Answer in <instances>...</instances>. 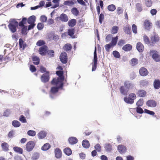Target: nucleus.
<instances>
[{
  "mask_svg": "<svg viewBox=\"0 0 160 160\" xmlns=\"http://www.w3.org/2000/svg\"><path fill=\"white\" fill-rule=\"evenodd\" d=\"M143 103V100L142 98H140L137 102L136 105L138 107L142 106Z\"/></svg>",
  "mask_w": 160,
  "mask_h": 160,
  "instance_id": "37998d69",
  "label": "nucleus"
},
{
  "mask_svg": "<svg viewBox=\"0 0 160 160\" xmlns=\"http://www.w3.org/2000/svg\"><path fill=\"white\" fill-rule=\"evenodd\" d=\"M64 153L67 155L69 156L72 154V151L69 148H66L63 150Z\"/></svg>",
  "mask_w": 160,
  "mask_h": 160,
  "instance_id": "f704fd0d",
  "label": "nucleus"
},
{
  "mask_svg": "<svg viewBox=\"0 0 160 160\" xmlns=\"http://www.w3.org/2000/svg\"><path fill=\"white\" fill-rule=\"evenodd\" d=\"M64 78L63 75L59 76L57 79L53 78L51 82V83L53 85H58L60 84L61 83H63L62 82L64 80Z\"/></svg>",
  "mask_w": 160,
  "mask_h": 160,
  "instance_id": "7ed1b4c3",
  "label": "nucleus"
},
{
  "mask_svg": "<svg viewBox=\"0 0 160 160\" xmlns=\"http://www.w3.org/2000/svg\"><path fill=\"white\" fill-rule=\"evenodd\" d=\"M2 147L4 151H7L8 150V145L6 142H3L2 144Z\"/></svg>",
  "mask_w": 160,
  "mask_h": 160,
  "instance_id": "e433bc0d",
  "label": "nucleus"
},
{
  "mask_svg": "<svg viewBox=\"0 0 160 160\" xmlns=\"http://www.w3.org/2000/svg\"><path fill=\"white\" fill-rule=\"evenodd\" d=\"M119 90L121 93L122 94L125 96L127 95L128 92L129 90L127 88H126L124 86H121Z\"/></svg>",
  "mask_w": 160,
  "mask_h": 160,
  "instance_id": "f3484780",
  "label": "nucleus"
},
{
  "mask_svg": "<svg viewBox=\"0 0 160 160\" xmlns=\"http://www.w3.org/2000/svg\"><path fill=\"white\" fill-rule=\"evenodd\" d=\"M153 86L155 89H159L160 88V81L158 79H155L153 82Z\"/></svg>",
  "mask_w": 160,
  "mask_h": 160,
  "instance_id": "412c9836",
  "label": "nucleus"
},
{
  "mask_svg": "<svg viewBox=\"0 0 160 160\" xmlns=\"http://www.w3.org/2000/svg\"><path fill=\"white\" fill-rule=\"evenodd\" d=\"M32 60L34 62V64L36 65H38L39 63L40 59L37 56H34L32 57Z\"/></svg>",
  "mask_w": 160,
  "mask_h": 160,
  "instance_id": "bb28decb",
  "label": "nucleus"
},
{
  "mask_svg": "<svg viewBox=\"0 0 160 160\" xmlns=\"http://www.w3.org/2000/svg\"><path fill=\"white\" fill-rule=\"evenodd\" d=\"M26 146V150L28 152H29L32 150L35 146V144L33 141H30L27 143Z\"/></svg>",
  "mask_w": 160,
  "mask_h": 160,
  "instance_id": "20e7f679",
  "label": "nucleus"
},
{
  "mask_svg": "<svg viewBox=\"0 0 160 160\" xmlns=\"http://www.w3.org/2000/svg\"><path fill=\"white\" fill-rule=\"evenodd\" d=\"M36 132L33 130H29L28 131V134L30 136H34L36 135Z\"/></svg>",
  "mask_w": 160,
  "mask_h": 160,
  "instance_id": "8fccbe9b",
  "label": "nucleus"
},
{
  "mask_svg": "<svg viewBox=\"0 0 160 160\" xmlns=\"http://www.w3.org/2000/svg\"><path fill=\"white\" fill-rule=\"evenodd\" d=\"M19 44L20 48H22L23 50H24L27 47V45L26 42H24L22 38L19 39Z\"/></svg>",
  "mask_w": 160,
  "mask_h": 160,
  "instance_id": "a211bd4d",
  "label": "nucleus"
},
{
  "mask_svg": "<svg viewBox=\"0 0 160 160\" xmlns=\"http://www.w3.org/2000/svg\"><path fill=\"white\" fill-rule=\"evenodd\" d=\"M45 43L44 41L42 40H38L36 43L37 46H41L42 45H44L45 44Z\"/></svg>",
  "mask_w": 160,
  "mask_h": 160,
  "instance_id": "09e8293b",
  "label": "nucleus"
},
{
  "mask_svg": "<svg viewBox=\"0 0 160 160\" xmlns=\"http://www.w3.org/2000/svg\"><path fill=\"white\" fill-rule=\"evenodd\" d=\"M76 1L74 0L71 1H66L64 2L63 4L65 5L71 6L74 4L75 2H76Z\"/></svg>",
  "mask_w": 160,
  "mask_h": 160,
  "instance_id": "7c9ffc66",
  "label": "nucleus"
},
{
  "mask_svg": "<svg viewBox=\"0 0 160 160\" xmlns=\"http://www.w3.org/2000/svg\"><path fill=\"white\" fill-rule=\"evenodd\" d=\"M152 58L156 62L160 61V56L156 53L152 54Z\"/></svg>",
  "mask_w": 160,
  "mask_h": 160,
  "instance_id": "c85d7f7f",
  "label": "nucleus"
},
{
  "mask_svg": "<svg viewBox=\"0 0 160 160\" xmlns=\"http://www.w3.org/2000/svg\"><path fill=\"white\" fill-rule=\"evenodd\" d=\"M23 28L22 29V33L23 34H26V31L27 30V26H22Z\"/></svg>",
  "mask_w": 160,
  "mask_h": 160,
  "instance_id": "69168bd1",
  "label": "nucleus"
},
{
  "mask_svg": "<svg viewBox=\"0 0 160 160\" xmlns=\"http://www.w3.org/2000/svg\"><path fill=\"white\" fill-rule=\"evenodd\" d=\"M74 33V31L73 28H71L68 30V34L71 37H72Z\"/></svg>",
  "mask_w": 160,
  "mask_h": 160,
  "instance_id": "de8ad7c7",
  "label": "nucleus"
},
{
  "mask_svg": "<svg viewBox=\"0 0 160 160\" xmlns=\"http://www.w3.org/2000/svg\"><path fill=\"white\" fill-rule=\"evenodd\" d=\"M63 85V83H61L59 84L58 87H53L51 88V93L50 95V97L52 99H53L55 96L54 94L58 92V89L60 88H62Z\"/></svg>",
  "mask_w": 160,
  "mask_h": 160,
  "instance_id": "f03ea898",
  "label": "nucleus"
},
{
  "mask_svg": "<svg viewBox=\"0 0 160 160\" xmlns=\"http://www.w3.org/2000/svg\"><path fill=\"white\" fill-rule=\"evenodd\" d=\"M145 112L151 115H153L155 114L154 112L148 110L147 109H145Z\"/></svg>",
  "mask_w": 160,
  "mask_h": 160,
  "instance_id": "774afa93",
  "label": "nucleus"
},
{
  "mask_svg": "<svg viewBox=\"0 0 160 160\" xmlns=\"http://www.w3.org/2000/svg\"><path fill=\"white\" fill-rule=\"evenodd\" d=\"M137 94L139 97H144L146 94V92L144 90H142L138 91Z\"/></svg>",
  "mask_w": 160,
  "mask_h": 160,
  "instance_id": "2f4dec72",
  "label": "nucleus"
},
{
  "mask_svg": "<svg viewBox=\"0 0 160 160\" xmlns=\"http://www.w3.org/2000/svg\"><path fill=\"white\" fill-rule=\"evenodd\" d=\"M13 149L14 150L20 154H22L23 152V150L22 148H20L18 147H14Z\"/></svg>",
  "mask_w": 160,
  "mask_h": 160,
  "instance_id": "4c0bfd02",
  "label": "nucleus"
},
{
  "mask_svg": "<svg viewBox=\"0 0 160 160\" xmlns=\"http://www.w3.org/2000/svg\"><path fill=\"white\" fill-rule=\"evenodd\" d=\"M49 72L47 71L41 76V80L42 82L46 83L49 81Z\"/></svg>",
  "mask_w": 160,
  "mask_h": 160,
  "instance_id": "423d86ee",
  "label": "nucleus"
},
{
  "mask_svg": "<svg viewBox=\"0 0 160 160\" xmlns=\"http://www.w3.org/2000/svg\"><path fill=\"white\" fill-rule=\"evenodd\" d=\"M48 48L46 45H44L39 48V52L40 54L42 56H44L46 55Z\"/></svg>",
  "mask_w": 160,
  "mask_h": 160,
  "instance_id": "6e6552de",
  "label": "nucleus"
},
{
  "mask_svg": "<svg viewBox=\"0 0 160 160\" xmlns=\"http://www.w3.org/2000/svg\"><path fill=\"white\" fill-rule=\"evenodd\" d=\"M60 20L62 22H67L68 20V18L67 15L62 14L59 17Z\"/></svg>",
  "mask_w": 160,
  "mask_h": 160,
  "instance_id": "4be33fe9",
  "label": "nucleus"
},
{
  "mask_svg": "<svg viewBox=\"0 0 160 160\" xmlns=\"http://www.w3.org/2000/svg\"><path fill=\"white\" fill-rule=\"evenodd\" d=\"M47 18L45 15H42L41 16L40 20L42 22H46L47 20Z\"/></svg>",
  "mask_w": 160,
  "mask_h": 160,
  "instance_id": "e2e57ef3",
  "label": "nucleus"
},
{
  "mask_svg": "<svg viewBox=\"0 0 160 160\" xmlns=\"http://www.w3.org/2000/svg\"><path fill=\"white\" fill-rule=\"evenodd\" d=\"M143 40L146 44H148L149 43H150L148 38L146 35H144L143 36Z\"/></svg>",
  "mask_w": 160,
  "mask_h": 160,
  "instance_id": "13d9d810",
  "label": "nucleus"
},
{
  "mask_svg": "<svg viewBox=\"0 0 160 160\" xmlns=\"http://www.w3.org/2000/svg\"><path fill=\"white\" fill-rule=\"evenodd\" d=\"M60 59L62 63L64 64L67 63L68 61V56L66 52H62L60 56Z\"/></svg>",
  "mask_w": 160,
  "mask_h": 160,
  "instance_id": "0eeeda50",
  "label": "nucleus"
},
{
  "mask_svg": "<svg viewBox=\"0 0 160 160\" xmlns=\"http://www.w3.org/2000/svg\"><path fill=\"white\" fill-rule=\"evenodd\" d=\"M47 133L44 131H42L39 132L38 134V138L40 139H42L46 137V136Z\"/></svg>",
  "mask_w": 160,
  "mask_h": 160,
  "instance_id": "b1692460",
  "label": "nucleus"
},
{
  "mask_svg": "<svg viewBox=\"0 0 160 160\" xmlns=\"http://www.w3.org/2000/svg\"><path fill=\"white\" fill-rule=\"evenodd\" d=\"M122 49L125 51H128L131 50L132 49V46L129 44H127L123 46Z\"/></svg>",
  "mask_w": 160,
  "mask_h": 160,
  "instance_id": "393cba45",
  "label": "nucleus"
},
{
  "mask_svg": "<svg viewBox=\"0 0 160 160\" xmlns=\"http://www.w3.org/2000/svg\"><path fill=\"white\" fill-rule=\"evenodd\" d=\"M136 7L137 10L139 12H141L142 9V5L140 3H137L136 4Z\"/></svg>",
  "mask_w": 160,
  "mask_h": 160,
  "instance_id": "ea45409f",
  "label": "nucleus"
},
{
  "mask_svg": "<svg viewBox=\"0 0 160 160\" xmlns=\"http://www.w3.org/2000/svg\"><path fill=\"white\" fill-rule=\"evenodd\" d=\"M44 27V24L42 23H39L38 24L37 28L39 30H42Z\"/></svg>",
  "mask_w": 160,
  "mask_h": 160,
  "instance_id": "bf43d9fd",
  "label": "nucleus"
},
{
  "mask_svg": "<svg viewBox=\"0 0 160 160\" xmlns=\"http://www.w3.org/2000/svg\"><path fill=\"white\" fill-rule=\"evenodd\" d=\"M55 156L56 158H60L62 156V152L59 148H56L55 150Z\"/></svg>",
  "mask_w": 160,
  "mask_h": 160,
  "instance_id": "dca6fc26",
  "label": "nucleus"
},
{
  "mask_svg": "<svg viewBox=\"0 0 160 160\" xmlns=\"http://www.w3.org/2000/svg\"><path fill=\"white\" fill-rule=\"evenodd\" d=\"M144 24L145 29L148 30H149L151 27L152 23L148 20H146L144 22Z\"/></svg>",
  "mask_w": 160,
  "mask_h": 160,
  "instance_id": "6ab92c4d",
  "label": "nucleus"
},
{
  "mask_svg": "<svg viewBox=\"0 0 160 160\" xmlns=\"http://www.w3.org/2000/svg\"><path fill=\"white\" fill-rule=\"evenodd\" d=\"M118 149L121 154H123L126 152V148L124 145H120L118 146Z\"/></svg>",
  "mask_w": 160,
  "mask_h": 160,
  "instance_id": "ddd939ff",
  "label": "nucleus"
},
{
  "mask_svg": "<svg viewBox=\"0 0 160 160\" xmlns=\"http://www.w3.org/2000/svg\"><path fill=\"white\" fill-rule=\"evenodd\" d=\"M136 112L137 113L142 114L143 112V109L139 107H138L136 108Z\"/></svg>",
  "mask_w": 160,
  "mask_h": 160,
  "instance_id": "052dcab7",
  "label": "nucleus"
},
{
  "mask_svg": "<svg viewBox=\"0 0 160 160\" xmlns=\"http://www.w3.org/2000/svg\"><path fill=\"white\" fill-rule=\"evenodd\" d=\"M132 64V66L136 65L138 63V60L136 58H133L131 60Z\"/></svg>",
  "mask_w": 160,
  "mask_h": 160,
  "instance_id": "3c124183",
  "label": "nucleus"
},
{
  "mask_svg": "<svg viewBox=\"0 0 160 160\" xmlns=\"http://www.w3.org/2000/svg\"><path fill=\"white\" fill-rule=\"evenodd\" d=\"M50 145L48 143L45 144L42 147L41 149L43 151H46L50 148Z\"/></svg>",
  "mask_w": 160,
  "mask_h": 160,
  "instance_id": "473e14b6",
  "label": "nucleus"
},
{
  "mask_svg": "<svg viewBox=\"0 0 160 160\" xmlns=\"http://www.w3.org/2000/svg\"><path fill=\"white\" fill-rule=\"evenodd\" d=\"M39 157V154L38 153H35L33 155L32 158L33 160H36Z\"/></svg>",
  "mask_w": 160,
  "mask_h": 160,
  "instance_id": "4d7b16f0",
  "label": "nucleus"
},
{
  "mask_svg": "<svg viewBox=\"0 0 160 160\" xmlns=\"http://www.w3.org/2000/svg\"><path fill=\"white\" fill-rule=\"evenodd\" d=\"M72 13L75 16H77L79 13V11L76 8H73L71 10Z\"/></svg>",
  "mask_w": 160,
  "mask_h": 160,
  "instance_id": "c9c22d12",
  "label": "nucleus"
},
{
  "mask_svg": "<svg viewBox=\"0 0 160 160\" xmlns=\"http://www.w3.org/2000/svg\"><path fill=\"white\" fill-rule=\"evenodd\" d=\"M124 86L126 88L129 90L130 88H133L134 87V85L132 82L127 80L124 82Z\"/></svg>",
  "mask_w": 160,
  "mask_h": 160,
  "instance_id": "1a4fd4ad",
  "label": "nucleus"
},
{
  "mask_svg": "<svg viewBox=\"0 0 160 160\" xmlns=\"http://www.w3.org/2000/svg\"><path fill=\"white\" fill-rule=\"evenodd\" d=\"M47 53L49 55L50 57H53L54 55V52L52 50H47Z\"/></svg>",
  "mask_w": 160,
  "mask_h": 160,
  "instance_id": "a18cd8bd",
  "label": "nucleus"
},
{
  "mask_svg": "<svg viewBox=\"0 0 160 160\" xmlns=\"http://www.w3.org/2000/svg\"><path fill=\"white\" fill-rule=\"evenodd\" d=\"M140 84L142 86H147L148 84V82L146 80H142L140 81Z\"/></svg>",
  "mask_w": 160,
  "mask_h": 160,
  "instance_id": "6e6d98bb",
  "label": "nucleus"
},
{
  "mask_svg": "<svg viewBox=\"0 0 160 160\" xmlns=\"http://www.w3.org/2000/svg\"><path fill=\"white\" fill-rule=\"evenodd\" d=\"M151 41L150 42V45L153 46L155 44L159 41V37L158 35L154 33L153 35L151 37Z\"/></svg>",
  "mask_w": 160,
  "mask_h": 160,
  "instance_id": "39448f33",
  "label": "nucleus"
},
{
  "mask_svg": "<svg viewBox=\"0 0 160 160\" xmlns=\"http://www.w3.org/2000/svg\"><path fill=\"white\" fill-rule=\"evenodd\" d=\"M72 46L70 44H66L64 47V49L66 51H69L72 49Z\"/></svg>",
  "mask_w": 160,
  "mask_h": 160,
  "instance_id": "a19ab883",
  "label": "nucleus"
},
{
  "mask_svg": "<svg viewBox=\"0 0 160 160\" xmlns=\"http://www.w3.org/2000/svg\"><path fill=\"white\" fill-rule=\"evenodd\" d=\"M9 22H11L10 23L13 24V25H18V22L16 21L15 19H10Z\"/></svg>",
  "mask_w": 160,
  "mask_h": 160,
  "instance_id": "338daca9",
  "label": "nucleus"
},
{
  "mask_svg": "<svg viewBox=\"0 0 160 160\" xmlns=\"http://www.w3.org/2000/svg\"><path fill=\"white\" fill-rule=\"evenodd\" d=\"M36 17L34 15H32L27 20L28 23V24H34L36 21Z\"/></svg>",
  "mask_w": 160,
  "mask_h": 160,
  "instance_id": "aec40b11",
  "label": "nucleus"
},
{
  "mask_svg": "<svg viewBox=\"0 0 160 160\" xmlns=\"http://www.w3.org/2000/svg\"><path fill=\"white\" fill-rule=\"evenodd\" d=\"M12 125L15 128H18L21 125L20 123L17 120H13L12 122Z\"/></svg>",
  "mask_w": 160,
  "mask_h": 160,
  "instance_id": "72a5a7b5",
  "label": "nucleus"
},
{
  "mask_svg": "<svg viewBox=\"0 0 160 160\" xmlns=\"http://www.w3.org/2000/svg\"><path fill=\"white\" fill-rule=\"evenodd\" d=\"M82 145L83 147L85 148H88L90 146L89 142L87 139L84 140L82 141Z\"/></svg>",
  "mask_w": 160,
  "mask_h": 160,
  "instance_id": "5701e85b",
  "label": "nucleus"
},
{
  "mask_svg": "<svg viewBox=\"0 0 160 160\" xmlns=\"http://www.w3.org/2000/svg\"><path fill=\"white\" fill-rule=\"evenodd\" d=\"M27 18L24 17L22 18V20L18 23V25L20 27H22L25 26L24 24H26L27 23Z\"/></svg>",
  "mask_w": 160,
  "mask_h": 160,
  "instance_id": "cd10ccee",
  "label": "nucleus"
},
{
  "mask_svg": "<svg viewBox=\"0 0 160 160\" xmlns=\"http://www.w3.org/2000/svg\"><path fill=\"white\" fill-rule=\"evenodd\" d=\"M108 9L109 11H113L115 9L116 7L114 5L111 4L108 6Z\"/></svg>",
  "mask_w": 160,
  "mask_h": 160,
  "instance_id": "c03bdc74",
  "label": "nucleus"
},
{
  "mask_svg": "<svg viewBox=\"0 0 160 160\" xmlns=\"http://www.w3.org/2000/svg\"><path fill=\"white\" fill-rule=\"evenodd\" d=\"M118 27L117 26H113L111 30V33L112 34L116 33L118 31Z\"/></svg>",
  "mask_w": 160,
  "mask_h": 160,
  "instance_id": "49530a36",
  "label": "nucleus"
},
{
  "mask_svg": "<svg viewBox=\"0 0 160 160\" xmlns=\"http://www.w3.org/2000/svg\"><path fill=\"white\" fill-rule=\"evenodd\" d=\"M94 148L96 149L95 150L98 152H100L101 151V147L99 144L96 145L94 146Z\"/></svg>",
  "mask_w": 160,
  "mask_h": 160,
  "instance_id": "680f3d73",
  "label": "nucleus"
},
{
  "mask_svg": "<svg viewBox=\"0 0 160 160\" xmlns=\"http://www.w3.org/2000/svg\"><path fill=\"white\" fill-rule=\"evenodd\" d=\"M112 54L114 57L116 58H119L120 57V53L117 51H114L112 52Z\"/></svg>",
  "mask_w": 160,
  "mask_h": 160,
  "instance_id": "79ce46f5",
  "label": "nucleus"
},
{
  "mask_svg": "<svg viewBox=\"0 0 160 160\" xmlns=\"http://www.w3.org/2000/svg\"><path fill=\"white\" fill-rule=\"evenodd\" d=\"M124 100L126 103L130 104H133L134 102L133 99H132L129 97L128 98L126 97H125L124 98Z\"/></svg>",
  "mask_w": 160,
  "mask_h": 160,
  "instance_id": "a878e982",
  "label": "nucleus"
},
{
  "mask_svg": "<svg viewBox=\"0 0 160 160\" xmlns=\"http://www.w3.org/2000/svg\"><path fill=\"white\" fill-rule=\"evenodd\" d=\"M132 30L134 33L135 34L137 33V27L136 25L134 24H133L132 25Z\"/></svg>",
  "mask_w": 160,
  "mask_h": 160,
  "instance_id": "0e129e2a",
  "label": "nucleus"
},
{
  "mask_svg": "<svg viewBox=\"0 0 160 160\" xmlns=\"http://www.w3.org/2000/svg\"><path fill=\"white\" fill-rule=\"evenodd\" d=\"M139 72L140 75L142 76H146L148 74L147 69L144 67H142L140 69Z\"/></svg>",
  "mask_w": 160,
  "mask_h": 160,
  "instance_id": "f8f14e48",
  "label": "nucleus"
},
{
  "mask_svg": "<svg viewBox=\"0 0 160 160\" xmlns=\"http://www.w3.org/2000/svg\"><path fill=\"white\" fill-rule=\"evenodd\" d=\"M118 39V37L116 36L115 37L112 38L111 41V45L112 46H114L116 45L117 41Z\"/></svg>",
  "mask_w": 160,
  "mask_h": 160,
  "instance_id": "58836bf2",
  "label": "nucleus"
},
{
  "mask_svg": "<svg viewBox=\"0 0 160 160\" xmlns=\"http://www.w3.org/2000/svg\"><path fill=\"white\" fill-rule=\"evenodd\" d=\"M105 149L107 152H110L112 150V146L110 144H106Z\"/></svg>",
  "mask_w": 160,
  "mask_h": 160,
  "instance_id": "864d4df0",
  "label": "nucleus"
},
{
  "mask_svg": "<svg viewBox=\"0 0 160 160\" xmlns=\"http://www.w3.org/2000/svg\"><path fill=\"white\" fill-rule=\"evenodd\" d=\"M104 15L102 13L100 14L99 16V21L100 24H102V22L104 19Z\"/></svg>",
  "mask_w": 160,
  "mask_h": 160,
  "instance_id": "603ef678",
  "label": "nucleus"
},
{
  "mask_svg": "<svg viewBox=\"0 0 160 160\" xmlns=\"http://www.w3.org/2000/svg\"><path fill=\"white\" fill-rule=\"evenodd\" d=\"M18 25H13V24L10 23L8 26L9 29L12 33L15 32L17 31L16 28L18 27Z\"/></svg>",
  "mask_w": 160,
  "mask_h": 160,
  "instance_id": "9b49d317",
  "label": "nucleus"
},
{
  "mask_svg": "<svg viewBox=\"0 0 160 160\" xmlns=\"http://www.w3.org/2000/svg\"><path fill=\"white\" fill-rule=\"evenodd\" d=\"M136 48L139 52H141L143 51L144 47L143 44L141 42H138L137 44Z\"/></svg>",
  "mask_w": 160,
  "mask_h": 160,
  "instance_id": "2eb2a0df",
  "label": "nucleus"
},
{
  "mask_svg": "<svg viewBox=\"0 0 160 160\" xmlns=\"http://www.w3.org/2000/svg\"><path fill=\"white\" fill-rule=\"evenodd\" d=\"M19 120L22 122V123H25L26 122L27 120L24 117V116L22 115L20 116Z\"/></svg>",
  "mask_w": 160,
  "mask_h": 160,
  "instance_id": "5fc2aeb1",
  "label": "nucleus"
},
{
  "mask_svg": "<svg viewBox=\"0 0 160 160\" xmlns=\"http://www.w3.org/2000/svg\"><path fill=\"white\" fill-rule=\"evenodd\" d=\"M146 105L148 107L154 108L156 106L157 102L154 100L150 99L147 102Z\"/></svg>",
  "mask_w": 160,
  "mask_h": 160,
  "instance_id": "9d476101",
  "label": "nucleus"
},
{
  "mask_svg": "<svg viewBox=\"0 0 160 160\" xmlns=\"http://www.w3.org/2000/svg\"><path fill=\"white\" fill-rule=\"evenodd\" d=\"M76 20L74 19H72L69 21L68 22V26L70 27H74L76 24Z\"/></svg>",
  "mask_w": 160,
  "mask_h": 160,
  "instance_id": "c756f323",
  "label": "nucleus"
},
{
  "mask_svg": "<svg viewBox=\"0 0 160 160\" xmlns=\"http://www.w3.org/2000/svg\"><path fill=\"white\" fill-rule=\"evenodd\" d=\"M91 64L92 65V72L94 71L97 68L98 64V57L97 54V48L96 47H95V50L94 52L93 59H92V62Z\"/></svg>",
  "mask_w": 160,
  "mask_h": 160,
  "instance_id": "f257e3e1",
  "label": "nucleus"
},
{
  "mask_svg": "<svg viewBox=\"0 0 160 160\" xmlns=\"http://www.w3.org/2000/svg\"><path fill=\"white\" fill-rule=\"evenodd\" d=\"M68 141L69 143L71 145H73L76 143L78 141L77 138L74 137H71L69 138Z\"/></svg>",
  "mask_w": 160,
  "mask_h": 160,
  "instance_id": "4468645a",
  "label": "nucleus"
}]
</instances>
